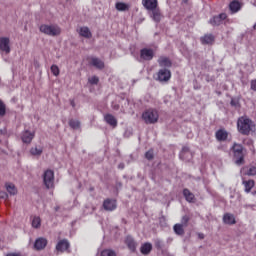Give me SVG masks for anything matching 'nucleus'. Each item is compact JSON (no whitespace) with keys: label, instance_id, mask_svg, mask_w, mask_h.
Wrapping results in <instances>:
<instances>
[{"label":"nucleus","instance_id":"f257e3e1","mask_svg":"<svg viewBox=\"0 0 256 256\" xmlns=\"http://www.w3.org/2000/svg\"><path fill=\"white\" fill-rule=\"evenodd\" d=\"M237 129L241 135H251L255 133V122L247 115L241 116L237 120Z\"/></svg>","mask_w":256,"mask_h":256},{"label":"nucleus","instance_id":"f03ea898","mask_svg":"<svg viewBox=\"0 0 256 256\" xmlns=\"http://www.w3.org/2000/svg\"><path fill=\"white\" fill-rule=\"evenodd\" d=\"M230 150L233 154L234 163L236 165H245L246 150L243 145L234 142Z\"/></svg>","mask_w":256,"mask_h":256},{"label":"nucleus","instance_id":"7ed1b4c3","mask_svg":"<svg viewBox=\"0 0 256 256\" xmlns=\"http://www.w3.org/2000/svg\"><path fill=\"white\" fill-rule=\"evenodd\" d=\"M142 119L146 125H155L159 121V112L156 109L150 108L143 112Z\"/></svg>","mask_w":256,"mask_h":256},{"label":"nucleus","instance_id":"20e7f679","mask_svg":"<svg viewBox=\"0 0 256 256\" xmlns=\"http://www.w3.org/2000/svg\"><path fill=\"white\" fill-rule=\"evenodd\" d=\"M40 33H44V35H48L49 37H57L61 35V28L57 25H47L42 24L39 27Z\"/></svg>","mask_w":256,"mask_h":256},{"label":"nucleus","instance_id":"39448f33","mask_svg":"<svg viewBox=\"0 0 256 256\" xmlns=\"http://www.w3.org/2000/svg\"><path fill=\"white\" fill-rule=\"evenodd\" d=\"M44 185L47 189L55 187V172L53 170H46L43 174Z\"/></svg>","mask_w":256,"mask_h":256},{"label":"nucleus","instance_id":"423d86ee","mask_svg":"<svg viewBox=\"0 0 256 256\" xmlns=\"http://www.w3.org/2000/svg\"><path fill=\"white\" fill-rule=\"evenodd\" d=\"M171 79V71L167 69H160L157 73V81H160V83L167 82Z\"/></svg>","mask_w":256,"mask_h":256},{"label":"nucleus","instance_id":"0eeeda50","mask_svg":"<svg viewBox=\"0 0 256 256\" xmlns=\"http://www.w3.org/2000/svg\"><path fill=\"white\" fill-rule=\"evenodd\" d=\"M69 247H71V244L69 243V240L67 239H62L60 240L57 245H56V251L58 253H65V251H67V253H69Z\"/></svg>","mask_w":256,"mask_h":256},{"label":"nucleus","instance_id":"6e6552de","mask_svg":"<svg viewBox=\"0 0 256 256\" xmlns=\"http://www.w3.org/2000/svg\"><path fill=\"white\" fill-rule=\"evenodd\" d=\"M240 173L245 176L247 175L248 177H255L256 176V164H250L248 166H244Z\"/></svg>","mask_w":256,"mask_h":256},{"label":"nucleus","instance_id":"1a4fd4ad","mask_svg":"<svg viewBox=\"0 0 256 256\" xmlns=\"http://www.w3.org/2000/svg\"><path fill=\"white\" fill-rule=\"evenodd\" d=\"M140 57L144 61H151V59L155 57V53L153 52V49L143 48L140 50Z\"/></svg>","mask_w":256,"mask_h":256},{"label":"nucleus","instance_id":"9d476101","mask_svg":"<svg viewBox=\"0 0 256 256\" xmlns=\"http://www.w3.org/2000/svg\"><path fill=\"white\" fill-rule=\"evenodd\" d=\"M33 139H35V132H31L29 130H25L24 132H22V135H21L22 143L29 145L31 144V141H33Z\"/></svg>","mask_w":256,"mask_h":256},{"label":"nucleus","instance_id":"9b49d317","mask_svg":"<svg viewBox=\"0 0 256 256\" xmlns=\"http://www.w3.org/2000/svg\"><path fill=\"white\" fill-rule=\"evenodd\" d=\"M225 19H227V14L221 13L218 16H214L213 18H211L209 20V23H210V25H213V27H215V26L221 25V23H223V21H225Z\"/></svg>","mask_w":256,"mask_h":256},{"label":"nucleus","instance_id":"f8f14e48","mask_svg":"<svg viewBox=\"0 0 256 256\" xmlns=\"http://www.w3.org/2000/svg\"><path fill=\"white\" fill-rule=\"evenodd\" d=\"M215 137L216 140L219 141L220 143L225 142L229 138V132L225 130V128L219 129L216 131Z\"/></svg>","mask_w":256,"mask_h":256},{"label":"nucleus","instance_id":"ddd939ff","mask_svg":"<svg viewBox=\"0 0 256 256\" xmlns=\"http://www.w3.org/2000/svg\"><path fill=\"white\" fill-rule=\"evenodd\" d=\"M89 65L95 67L96 69H105V62L97 57H90L89 58Z\"/></svg>","mask_w":256,"mask_h":256},{"label":"nucleus","instance_id":"4468645a","mask_svg":"<svg viewBox=\"0 0 256 256\" xmlns=\"http://www.w3.org/2000/svg\"><path fill=\"white\" fill-rule=\"evenodd\" d=\"M103 209L105 211H115L117 209V201L109 198L104 200Z\"/></svg>","mask_w":256,"mask_h":256},{"label":"nucleus","instance_id":"2eb2a0df","mask_svg":"<svg viewBox=\"0 0 256 256\" xmlns=\"http://www.w3.org/2000/svg\"><path fill=\"white\" fill-rule=\"evenodd\" d=\"M180 159H182V161H191V159H193V154L191 153L189 147L184 146L182 148L180 152Z\"/></svg>","mask_w":256,"mask_h":256},{"label":"nucleus","instance_id":"dca6fc26","mask_svg":"<svg viewBox=\"0 0 256 256\" xmlns=\"http://www.w3.org/2000/svg\"><path fill=\"white\" fill-rule=\"evenodd\" d=\"M10 40L7 37L0 38V51L4 53H11V47H9Z\"/></svg>","mask_w":256,"mask_h":256},{"label":"nucleus","instance_id":"f3484780","mask_svg":"<svg viewBox=\"0 0 256 256\" xmlns=\"http://www.w3.org/2000/svg\"><path fill=\"white\" fill-rule=\"evenodd\" d=\"M142 5L147 11H151L159 7V2L157 0H142Z\"/></svg>","mask_w":256,"mask_h":256},{"label":"nucleus","instance_id":"a211bd4d","mask_svg":"<svg viewBox=\"0 0 256 256\" xmlns=\"http://www.w3.org/2000/svg\"><path fill=\"white\" fill-rule=\"evenodd\" d=\"M47 239L40 237L38 239H36L35 243H34V249H36V251H41L43 249H45V247H47Z\"/></svg>","mask_w":256,"mask_h":256},{"label":"nucleus","instance_id":"6ab92c4d","mask_svg":"<svg viewBox=\"0 0 256 256\" xmlns=\"http://www.w3.org/2000/svg\"><path fill=\"white\" fill-rule=\"evenodd\" d=\"M125 244L132 253H135V251H137V242H135V239H133V237L127 236L125 239Z\"/></svg>","mask_w":256,"mask_h":256},{"label":"nucleus","instance_id":"aec40b11","mask_svg":"<svg viewBox=\"0 0 256 256\" xmlns=\"http://www.w3.org/2000/svg\"><path fill=\"white\" fill-rule=\"evenodd\" d=\"M241 7V2H239L238 0H234L229 4V9L232 14L239 13V11H241Z\"/></svg>","mask_w":256,"mask_h":256},{"label":"nucleus","instance_id":"412c9836","mask_svg":"<svg viewBox=\"0 0 256 256\" xmlns=\"http://www.w3.org/2000/svg\"><path fill=\"white\" fill-rule=\"evenodd\" d=\"M202 45H213L215 43V36L213 34H206L200 39Z\"/></svg>","mask_w":256,"mask_h":256},{"label":"nucleus","instance_id":"4be33fe9","mask_svg":"<svg viewBox=\"0 0 256 256\" xmlns=\"http://www.w3.org/2000/svg\"><path fill=\"white\" fill-rule=\"evenodd\" d=\"M242 185H244L246 193H251V189L255 187V180H245V178H242Z\"/></svg>","mask_w":256,"mask_h":256},{"label":"nucleus","instance_id":"5701e85b","mask_svg":"<svg viewBox=\"0 0 256 256\" xmlns=\"http://www.w3.org/2000/svg\"><path fill=\"white\" fill-rule=\"evenodd\" d=\"M150 11H152L151 17H152L153 21H155V23H159L161 21V17H163L161 15V10L159 9V6Z\"/></svg>","mask_w":256,"mask_h":256},{"label":"nucleus","instance_id":"b1692460","mask_svg":"<svg viewBox=\"0 0 256 256\" xmlns=\"http://www.w3.org/2000/svg\"><path fill=\"white\" fill-rule=\"evenodd\" d=\"M79 35L80 37H84L85 39H91V37H93L91 30H89V27L87 26L81 27L79 29Z\"/></svg>","mask_w":256,"mask_h":256},{"label":"nucleus","instance_id":"393cba45","mask_svg":"<svg viewBox=\"0 0 256 256\" xmlns=\"http://www.w3.org/2000/svg\"><path fill=\"white\" fill-rule=\"evenodd\" d=\"M104 121L113 128L117 127V118H115L113 114H106L104 116Z\"/></svg>","mask_w":256,"mask_h":256},{"label":"nucleus","instance_id":"a878e982","mask_svg":"<svg viewBox=\"0 0 256 256\" xmlns=\"http://www.w3.org/2000/svg\"><path fill=\"white\" fill-rule=\"evenodd\" d=\"M151 251H153V245L149 242H146L144 244H142L141 248H140V253H142V255H149V253H151Z\"/></svg>","mask_w":256,"mask_h":256},{"label":"nucleus","instance_id":"bb28decb","mask_svg":"<svg viewBox=\"0 0 256 256\" xmlns=\"http://www.w3.org/2000/svg\"><path fill=\"white\" fill-rule=\"evenodd\" d=\"M183 196L188 203H195V194H193L189 189L185 188L183 190Z\"/></svg>","mask_w":256,"mask_h":256},{"label":"nucleus","instance_id":"cd10ccee","mask_svg":"<svg viewBox=\"0 0 256 256\" xmlns=\"http://www.w3.org/2000/svg\"><path fill=\"white\" fill-rule=\"evenodd\" d=\"M223 222L226 225H235V223H236L235 216H233V214H231V213H226L223 216Z\"/></svg>","mask_w":256,"mask_h":256},{"label":"nucleus","instance_id":"c85d7f7f","mask_svg":"<svg viewBox=\"0 0 256 256\" xmlns=\"http://www.w3.org/2000/svg\"><path fill=\"white\" fill-rule=\"evenodd\" d=\"M158 63L160 67H171L173 65V63L171 62V59L165 57V56H161L158 59Z\"/></svg>","mask_w":256,"mask_h":256},{"label":"nucleus","instance_id":"c756f323","mask_svg":"<svg viewBox=\"0 0 256 256\" xmlns=\"http://www.w3.org/2000/svg\"><path fill=\"white\" fill-rule=\"evenodd\" d=\"M183 227H185L183 224L174 225L173 230L176 233V235H180V236L185 235V229Z\"/></svg>","mask_w":256,"mask_h":256},{"label":"nucleus","instance_id":"7c9ffc66","mask_svg":"<svg viewBox=\"0 0 256 256\" xmlns=\"http://www.w3.org/2000/svg\"><path fill=\"white\" fill-rule=\"evenodd\" d=\"M6 191H8L11 195H17V187L13 183H6L5 184Z\"/></svg>","mask_w":256,"mask_h":256},{"label":"nucleus","instance_id":"2f4dec72","mask_svg":"<svg viewBox=\"0 0 256 256\" xmlns=\"http://www.w3.org/2000/svg\"><path fill=\"white\" fill-rule=\"evenodd\" d=\"M30 153H31V155H33L34 157H40V155L43 154V148L32 147V148L30 149Z\"/></svg>","mask_w":256,"mask_h":256},{"label":"nucleus","instance_id":"473e14b6","mask_svg":"<svg viewBox=\"0 0 256 256\" xmlns=\"http://www.w3.org/2000/svg\"><path fill=\"white\" fill-rule=\"evenodd\" d=\"M68 124H69V127H71V129H79L81 127V122L75 119H70Z\"/></svg>","mask_w":256,"mask_h":256},{"label":"nucleus","instance_id":"72a5a7b5","mask_svg":"<svg viewBox=\"0 0 256 256\" xmlns=\"http://www.w3.org/2000/svg\"><path fill=\"white\" fill-rule=\"evenodd\" d=\"M117 11H129V6L123 2L116 3Z\"/></svg>","mask_w":256,"mask_h":256},{"label":"nucleus","instance_id":"f704fd0d","mask_svg":"<svg viewBox=\"0 0 256 256\" xmlns=\"http://www.w3.org/2000/svg\"><path fill=\"white\" fill-rule=\"evenodd\" d=\"M7 115V105L3 100H0V117H5Z\"/></svg>","mask_w":256,"mask_h":256},{"label":"nucleus","instance_id":"c9c22d12","mask_svg":"<svg viewBox=\"0 0 256 256\" xmlns=\"http://www.w3.org/2000/svg\"><path fill=\"white\" fill-rule=\"evenodd\" d=\"M32 227H34V229H39V227H41V218L38 216H35L32 220Z\"/></svg>","mask_w":256,"mask_h":256},{"label":"nucleus","instance_id":"e433bc0d","mask_svg":"<svg viewBox=\"0 0 256 256\" xmlns=\"http://www.w3.org/2000/svg\"><path fill=\"white\" fill-rule=\"evenodd\" d=\"M50 70H51V73H52L55 77H59L60 70H59V66H58V65L53 64V65L51 66Z\"/></svg>","mask_w":256,"mask_h":256},{"label":"nucleus","instance_id":"4c0bfd02","mask_svg":"<svg viewBox=\"0 0 256 256\" xmlns=\"http://www.w3.org/2000/svg\"><path fill=\"white\" fill-rule=\"evenodd\" d=\"M101 256H117V253L111 249H105L101 252Z\"/></svg>","mask_w":256,"mask_h":256},{"label":"nucleus","instance_id":"58836bf2","mask_svg":"<svg viewBox=\"0 0 256 256\" xmlns=\"http://www.w3.org/2000/svg\"><path fill=\"white\" fill-rule=\"evenodd\" d=\"M88 83H90V85H99V77L97 76H92L88 79Z\"/></svg>","mask_w":256,"mask_h":256},{"label":"nucleus","instance_id":"ea45409f","mask_svg":"<svg viewBox=\"0 0 256 256\" xmlns=\"http://www.w3.org/2000/svg\"><path fill=\"white\" fill-rule=\"evenodd\" d=\"M190 220H191V218L189 216L185 215V216L182 217L180 225H183L184 227H187L189 225Z\"/></svg>","mask_w":256,"mask_h":256},{"label":"nucleus","instance_id":"a19ab883","mask_svg":"<svg viewBox=\"0 0 256 256\" xmlns=\"http://www.w3.org/2000/svg\"><path fill=\"white\" fill-rule=\"evenodd\" d=\"M145 157L148 161H153L154 157H155V154L153 153V150H148L146 153H145Z\"/></svg>","mask_w":256,"mask_h":256},{"label":"nucleus","instance_id":"79ce46f5","mask_svg":"<svg viewBox=\"0 0 256 256\" xmlns=\"http://www.w3.org/2000/svg\"><path fill=\"white\" fill-rule=\"evenodd\" d=\"M154 245H155L156 249H158L159 251H161V249H163V242L160 239H155Z\"/></svg>","mask_w":256,"mask_h":256},{"label":"nucleus","instance_id":"37998d69","mask_svg":"<svg viewBox=\"0 0 256 256\" xmlns=\"http://www.w3.org/2000/svg\"><path fill=\"white\" fill-rule=\"evenodd\" d=\"M230 105L232 106V107H241V105L239 104V100H237V99H235V98H232L231 99V102H230Z\"/></svg>","mask_w":256,"mask_h":256},{"label":"nucleus","instance_id":"c03bdc74","mask_svg":"<svg viewBox=\"0 0 256 256\" xmlns=\"http://www.w3.org/2000/svg\"><path fill=\"white\" fill-rule=\"evenodd\" d=\"M7 192L0 191V199H7Z\"/></svg>","mask_w":256,"mask_h":256},{"label":"nucleus","instance_id":"a18cd8bd","mask_svg":"<svg viewBox=\"0 0 256 256\" xmlns=\"http://www.w3.org/2000/svg\"><path fill=\"white\" fill-rule=\"evenodd\" d=\"M251 89L252 91H256V79L251 81Z\"/></svg>","mask_w":256,"mask_h":256},{"label":"nucleus","instance_id":"49530a36","mask_svg":"<svg viewBox=\"0 0 256 256\" xmlns=\"http://www.w3.org/2000/svg\"><path fill=\"white\" fill-rule=\"evenodd\" d=\"M198 238H199V239H205V234H203V233H198Z\"/></svg>","mask_w":256,"mask_h":256},{"label":"nucleus","instance_id":"de8ad7c7","mask_svg":"<svg viewBox=\"0 0 256 256\" xmlns=\"http://www.w3.org/2000/svg\"><path fill=\"white\" fill-rule=\"evenodd\" d=\"M112 107H113V109H115V111H118V109H119V105L118 104H115Z\"/></svg>","mask_w":256,"mask_h":256},{"label":"nucleus","instance_id":"09e8293b","mask_svg":"<svg viewBox=\"0 0 256 256\" xmlns=\"http://www.w3.org/2000/svg\"><path fill=\"white\" fill-rule=\"evenodd\" d=\"M125 165L124 164H119V169H124Z\"/></svg>","mask_w":256,"mask_h":256},{"label":"nucleus","instance_id":"8fccbe9b","mask_svg":"<svg viewBox=\"0 0 256 256\" xmlns=\"http://www.w3.org/2000/svg\"><path fill=\"white\" fill-rule=\"evenodd\" d=\"M70 104L72 105V107H75V101H70Z\"/></svg>","mask_w":256,"mask_h":256},{"label":"nucleus","instance_id":"3c124183","mask_svg":"<svg viewBox=\"0 0 256 256\" xmlns=\"http://www.w3.org/2000/svg\"><path fill=\"white\" fill-rule=\"evenodd\" d=\"M253 29L256 30V23L254 24Z\"/></svg>","mask_w":256,"mask_h":256},{"label":"nucleus","instance_id":"603ef678","mask_svg":"<svg viewBox=\"0 0 256 256\" xmlns=\"http://www.w3.org/2000/svg\"><path fill=\"white\" fill-rule=\"evenodd\" d=\"M55 211H59V208H55Z\"/></svg>","mask_w":256,"mask_h":256},{"label":"nucleus","instance_id":"864d4df0","mask_svg":"<svg viewBox=\"0 0 256 256\" xmlns=\"http://www.w3.org/2000/svg\"><path fill=\"white\" fill-rule=\"evenodd\" d=\"M253 195H256V191L253 192Z\"/></svg>","mask_w":256,"mask_h":256}]
</instances>
